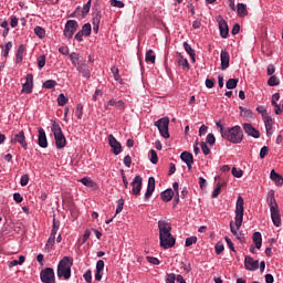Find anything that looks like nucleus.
I'll return each instance as SVG.
<instances>
[{"label":"nucleus","instance_id":"f3484780","mask_svg":"<svg viewBox=\"0 0 283 283\" xmlns=\"http://www.w3.org/2000/svg\"><path fill=\"white\" fill-rule=\"evenodd\" d=\"M12 143H19L23 149H28V142L25 140V133L23 130L14 135Z\"/></svg>","mask_w":283,"mask_h":283},{"label":"nucleus","instance_id":"393cba45","mask_svg":"<svg viewBox=\"0 0 283 283\" xmlns=\"http://www.w3.org/2000/svg\"><path fill=\"white\" fill-rule=\"evenodd\" d=\"M180 158L186 165H193V155L189 151H184L180 155Z\"/></svg>","mask_w":283,"mask_h":283},{"label":"nucleus","instance_id":"774afa93","mask_svg":"<svg viewBox=\"0 0 283 283\" xmlns=\"http://www.w3.org/2000/svg\"><path fill=\"white\" fill-rule=\"evenodd\" d=\"M124 165L125 167H132V156L127 155L124 157Z\"/></svg>","mask_w":283,"mask_h":283},{"label":"nucleus","instance_id":"a878e982","mask_svg":"<svg viewBox=\"0 0 283 283\" xmlns=\"http://www.w3.org/2000/svg\"><path fill=\"white\" fill-rule=\"evenodd\" d=\"M172 198H174V190L172 189H167V190L161 192V200L164 202H171Z\"/></svg>","mask_w":283,"mask_h":283},{"label":"nucleus","instance_id":"3c124183","mask_svg":"<svg viewBox=\"0 0 283 283\" xmlns=\"http://www.w3.org/2000/svg\"><path fill=\"white\" fill-rule=\"evenodd\" d=\"M111 72H112L115 81H120V75L118 74V67L112 66Z\"/></svg>","mask_w":283,"mask_h":283},{"label":"nucleus","instance_id":"ddd939ff","mask_svg":"<svg viewBox=\"0 0 283 283\" xmlns=\"http://www.w3.org/2000/svg\"><path fill=\"white\" fill-rule=\"evenodd\" d=\"M244 266L247 271H258V269H260V261L253 260L251 256H245Z\"/></svg>","mask_w":283,"mask_h":283},{"label":"nucleus","instance_id":"20e7f679","mask_svg":"<svg viewBox=\"0 0 283 283\" xmlns=\"http://www.w3.org/2000/svg\"><path fill=\"white\" fill-rule=\"evenodd\" d=\"M51 132L54 136L56 149H63L65 147V145H67V139L65 138V135L63 134V129L61 128V125H59V123H56V120L52 122Z\"/></svg>","mask_w":283,"mask_h":283},{"label":"nucleus","instance_id":"dca6fc26","mask_svg":"<svg viewBox=\"0 0 283 283\" xmlns=\"http://www.w3.org/2000/svg\"><path fill=\"white\" fill-rule=\"evenodd\" d=\"M156 190V178L149 177L148 178V185H147V190L145 193V200H149Z\"/></svg>","mask_w":283,"mask_h":283},{"label":"nucleus","instance_id":"423d86ee","mask_svg":"<svg viewBox=\"0 0 283 283\" xmlns=\"http://www.w3.org/2000/svg\"><path fill=\"white\" fill-rule=\"evenodd\" d=\"M155 127L159 129L163 138H169V119L167 117H163L159 120L155 122Z\"/></svg>","mask_w":283,"mask_h":283},{"label":"nucleus","instance_id":"8fccbe9b","mask_svg":"<svg viewBox=\"0 0 283 283\" xmlns=\"http://www.w3.org/2000/svg\"><path fill=\"white\" fill-rule=\"evenodd\" d=\"M38 67L42 70V67H45V55H40L38 57Z\"/></svg>","mask_w":283,"mask_h":283},{"label":"nucleus","instance_id":"69168bd1","mask_svg":"<svg viewBox=\"0 0 283 283\" xmlns=\"http://www.w3.org/2000/svg\"><path fill=\"white\" fill-rule=\"evenodd\" d=\"M10 25L11 28H17V25H19V18L17 15L11 17Z\"/></svg>","mask_w":283,"mask_h":283},{"label":"nucleus","instance_id":"a18cd8bd","mask_svg":"<svg viewBox=\"0 0 283 283\" xmlns=\"http://www.w3.org/2000/svg\"><path fill=\"white\" fill-rule=\"evenodd\" d=\"M150 163H153V165L158 164V154L154 149L150 150Z\"/></svg>","mask_w":283,"mask_h":283},{"label":"nucleus","instance_id":"a211bd4d","mask_svg":"<svg viewBox=\"0 0 283 283\" xmlns=\"http://www.w3.org/2000/svg\"><path fill=\"white\" fill-rule=\"evenodd\" d=\"M76 70L80 74H82L83 78H91L92 71L90 70V66H87V64H85L84 62L82 64H78L76 66Z\"/></svg>","mask_w":283,"mask_h":283},{"label":"nucleus","instance_id":"2f4dec72","mask_svg":"<svg viewBox=\"0 0 283 283\" xmlns=\"http://www.w3.org/2000/svg\"><path fill=\"white\" fill-rule=\"evenodd\" d=\"M59 229H61V221L56 220V217L53 216V226H52L51 234L56 235Z\"/></svg>","mask_w":283,"mask_h":283},{"label":"nucleus","instance_id":"4c0bfd02","mask_svg":"<svg viewBox=\"0 0 283 283\" xmlns=\"http://www.w3.org/2000/svg\"><path fill=\"white\" fill-rule=\"evenodd\" d=\"M268 85H270V87H275L280 85V80L277 78V76L272 75L268 81Z\"/></svg>","mask_w":283,"mask_h":283},{"label":"nucleus","instance_id":"f8f14e48","mask_svg":"<svg viewBox=\"0 0 283 283\" xmlns=\"http://www.w3.org/2000/svg\"><path fill=\"white\" fill-rule=\"evenodd\" d=\"M217 22L219 24V31L221 39H227L229 36V24L224 21V18L219 17L217 19Z\"/></svg>","mask_w":283,"mask_h":283},{"label":"nucleus","instance_id":"9d476101","mask_svg":"<svg viewBox=\"0 0 283 283\" xmlns=\"http://www.w3.org/2000/svg\"><path fill=\"white\" fill-rule=\"evenodd\" d=\"M108 145L112 148V151L115 156H118V154H120V151H123V146L120 145V142H118L116 139V137H114V135H108Z\"/></svg>","mask_w":283,"mask_h":283},{"label":"nucleus","instance_id":"c85d7f7f","mask_svg":"<svg viewBox=\"0 0 283 283\" xmlns=\"http://www.w3.org/2000/svg\"><path fill=\"white\" fill-rule=\"evenodd\" d=\"M184 49L187 52V54H189L190 59L193 61V63L196 62V51H193V49L191 48V45L187 42H184Z\"/></svg>","mask_w":283,"mask_h":283},{"label":"nucleus","instance_id":"cd10ccee","mask_svg":"<svg viewBox=\"0 0 283 283\" xmlns=\"http://www.w3.org/2000/svg\"><path fill=\"white\" fill-rule=\"evenodd\" d=\"M264 125L268 136H271V130L273 129V118L270 116L264 117Z\"/></svg>","mask_w":283,"mask_h":283},{"label":"nucleus","instance_id":"f704fd0d","mask_svg":"<svg viewBox=\"0 0 283 283\" xmlns=\"http://www.w3.org/2000/svg\"><path fill=\"white\" fill-rule=\"evenodd\" d=\"M227 90H235L238 87V80L235 78H229L226 83Z\"/></svg>","mask_w":283,"mask_h":283},{"label":"nucleus","instance_id":"473e14b6","mask_svg":"<svg viewBox=\"0 0 283 283\" xmlns=\"http://www.w3.org/2000/svg\"><path fill=\"white\" fill-rule=\"evenodd\" d=\"M67 101H70V98H67V96H65V94L61 93L57 96V105L60 107H65V105H67Z\"/></svg>","mask_w":283,"mask_h":283},{"label":"nucleus","instance_id":"7ed1b4c3","mask_svg":"<svg viewBox=\"0 0 283 283\" xmlns=\"http://www.w3.org/2000/svg\"><path fill=\"white\" fill-rule=\"evenodd\" d=\"M221 137L233 145H239V143H242V138H244V133L242 132V127L237 125L233 127H227L226 130H222Z\"/></svg>","mask_w":283,"mask_h":283},{"label":"nucleus","instance_id":"052dcab7","mask_svg":"<svg viewBox=\"0 0 283 283\" xmlns=\"http://www.w3.org/2000/svg\"><path fill=\"white\" fill-rule=\"evenodd\" d=\"M13 200L17 202V205H21V202H23V197H21V193L15 192L13 193Z\"/></svg>","mask_w":283,"mask_h":283},{"label":"nucleus","instance_id":"864d4df0","mask_svg":"<svg viewBox=\"0 0 283 283\" xmlns=\"http://www.w3.org/2000/svg\"><path fill=\"white\" fill-rule=\"evenodd\" d=\"M29 182H30V177L28 175H23L20 180L21 187H28Z\"/></svg>","mask_w":283,"mask_h":283},{"label":"nucleus","instance_id":"39448f33","mask_svg":"<svg viewBox=\"0 0 283 283\" xmlns=\"http://www.w3.org/2000/svg\"><path fill=\"white\" fill-rule=\"evenodd\" d=\"M72 264L70 256H64L57 264V277L70 280L72 277Z\"/></svg>","mask_w":283,"mask_h":283},{"label":"nucleus","instance_id":"2eb2a0df","mask_svg":"<svg viewBox=\"0 0 283 283\" xmlns=\"http://www.w3.org/2000/svg\"><path fill=\"white\" fill-rule=\"evenodd\" d=\"M38 145L42 147V149H48V135H45V129L38 128Z\"/></svg>","mask_w":283,"mask_h":283},{"label":"nucleus","instance_id":"680f3d73","mask_svg":"<svg viewBox=\"0 0 283 283\" xmlns=\"http://www.w3.org/2000/svg\"><path fill=\"white\" fill-rule=\"evenodd\" d=\"M207 143L209 144V145H216V136L213 135V134H208V136H207Z\"/></svg>","mask_w":283,"mask_h":283},{"label":"nucleus","instance_id":"4468645a","mask_svg":"<svg viewBox=\"0 0 283 283\" xmlns=\"http://www.w3.org/2000/svg\"><path fill=\"white\" fill-rule=\"evenodd\" d=\"M220 61H221V70H229V63L231 61V55H229V51L221 50L220 53Z\"/></svg>","mask_w":283,"mask_h":283},{"label":"nucleus","instance_id":"0e129e2a","mask_svg":"<svg viewBox=\"0 0 283 283\" xmlns=\"http://www.w3.org/2000/svg\"><path fill=\"white\" fill-rule=\"evenodd\" d=\"M166 283H176V274L174 273L167 274Z\"/></svg>","mask_w":283,"mask_h":283},{"label":"nucleus","instance_id":"f257e3e1","mask_svg":"<svg viewBox=\"0 0 283 283\" xmlns=\"http://www.w3.org/2000/svg\"><path fill=\"white\" fill-rule=\"evenodd\" d=\"M159 229V242L161 249H171L176 245V238L171 235V223L159 220L158 221Z\"/></svg>","mask_w":283,"mask_h":283},{"label":"nucleus","instance_id":"9b49d317","mask_svg":"<svg viewBox=\"0 0 283 283\" xmlns=\"http://www.w3.org/2000/svg\"><path fill=\"white\" fill-rule=\"evenodd\" d=\"M32 90H34V75L29 73L27 74L25 83L22 85V92L24 94H32Z\"/></svg>","mask_w":283,"mask_h":283},{"label":"nucleus","instance_id":"ea45409f","mask_svg":"<svg viewBox=\"0 0 283 283\" xmlns=\"http://www.w3.org/2000/svg\"><path fill=\"white\" fill-rule=\"evenodd\" d=\"M12 50V42H7L4 45V49L2 51V56H4V59H7V56H9L10 51Z\"/></svg>","mask_w":283,"mask_h":283},{"label":"nucleus","instance_id":"13d9d810","mask_svg":"<svg viewBox=\"0 0 283 283\" xmlns=\"http://www.w3.org/2000/svg\"><path fill=\"white\" fill-rule=\"evenodd\" d=\"M269 155V146H263L260 150V158H266Z\"/></svg>","mask_w":283,"mask_h":283},{"label":"nucleus","instance_id":"aec40b11","mask_svg":"<svg viewBox=\"0 0 283 283\" xmlns=\"http://www.w3.org/2000/svg\"><path fill=\"white\" fill-rule=\"evenodd\" d=\"M101 19H102L101 11H96L93 13V32H94V34H98Z\"/></svg>","mask_w":283,"mask_h":283},{"label":"nucleus","instance_id":"c756f323","mask_svg":"<svg viewBox=\"0 0 283 283\" xmlns=\"http://www.w3.org/2000/svg\"><path fill=\"white\" fill-rule=\"evenodd\" d=\"M252 238L255 249H262V234L260 232H254Z\"/></svg>","mask_w":283,"mask_h":283},{"label":"nucleus","instance_id":"e433bc0d","mask_svg":"<svg viewBox=\"0 0 283 283\" xmlns=\"http://www.w3.org/2000/svg\"><path fill=\"white\" fill-rule=\"evenodd\" d=\"M80 182H82V185H84V187H95L96 186V184L87 177L80 179Z\"/></svg>","mask_w":283,"mask_h":283},{"label":"nucleus","instance_id":"7c9ffc66","mask_svg":"<svg viewBox=\"0 0 283 283\" xmlns=\"http://www.w3.org/2000/svg\"><path fill=\"white\" fill-rule=\"evenodd\" d=\"M178 65H180V67H182V70H186L187 72L191 70V66L189 65V61L182 56L179 57Z\"/></svg>","mask_w":283,"mask_h":283},{"label":"nucleus","instance_id":"0eeeda50","mask_svg":"<svg viewBox=\"0 0 283 283\" xmlns=\"http://www.w3.org/2000/svg\"><path fill=\"white\" fill-rule=\"evenodd\" d=\"M76 30H78V22L76 20H69L64 27V36L66 39H72Z\"/></svg>","mask_w":283,"mask_h":283},{"label":"nucleus","instance_id":"6ab92c4d","mask_svg":"<svg viewBox=\"0 0 283 283\" xmlns=\"http://www.w3.org/2000/svg\"><path fill=\"white\" fill-rule=\"evenodd\" d=\"M243 129L248 136H252V138H260V130L255 129L251 124H244Z\"/></svg>","mask_w":283,"mask_h":283},{"label":"nucleus","instance_id":"bf43d9fd","mask_svg":"<svg viewBox=\"0 0 283 283\" xmlns=\"http://www.w3.org/2000/svg\"><path fill=\"white\" fill-rule=\"evenodd\" d=\"M85 282L92 283V270H87L83 275Z\"/></svg>","mask_w":283,"mask_h":283},{"label":"nucleus","instance_id":"a19ab883","mask_svg":"<svg viewBox=\"0 0 283 283\" xmlns=\"http://www.w3.org/2000/svg\"><path fill=\"white\" fill-rule=\"evenodd\" d=\"M34 34H36L39 39H43L45 36V29H43L42 27H35Z\"/></svg>","mask_w":283,"mask_h":283},{"label":"nucleus","instance_id":"e2e57ef3","mask_svg":"<svg viewBox=\"0 0 283 283\" xmlns=\"http://www.w3.org/2000/svg\"><path fill=\"white\" fill-rule=\"evenodd\" d=\"M146 260H147V262H149L150 264H155V265L160 264V260H158V258L147 256Z\"/></svg>","mask_w":283,"mask_h":283},{"label":"nucleus","instance_id":"412c9836","mask_svg":"<svg viewBox=\"0 0 283 283\" xmlns=\"http://www.w3.org/2000/svg\"><path fill=\"white\" fill-rule=\"evenodd\" d=\"M266 200H268V205L270 207V211H274V210L279 209L277 201L275 200V192L273 190L269 192Z\"/></svg>","mask_w":283,"mask_h":283},{"label":"nucleus","instance_id":"6e6552de","mask_svg":"<svg viewBox=\"0 0 283 283\" xmlns=\"http://www.w3.org/2000/svg\"><path fill=\"white\" fill-rule=\"evenodd\" d=\"M41 282L43 283H56V279L54 276V269L45 268L40 273Z\"/></svg>","mask_w":283,"mask_h":283},{"label":"nucleus","instance_id":"79ce46f5","mask_svg":"<svg viewBox=\"0 0 283 283\" xmlns=\"http://www.w3.org/2000/svg\"><path fill=\"white\" fill-rule=\"evenodd\" d=\"M43 87H44L45 90H52L53 87H56V81H54V80L45 81V82L43 83Z\"/></svg>","mask_w":283,"mask_h":283},{"label":"nucleus","instance_id":"5fc2aeb1","mask_svg":"<svg viewBox=\"0 0 283 283\" xmlns=\"http://www.w3.org/2000/svg\"><path fill=\"white\" fill-rule=\"evenodd\" d=\"M198 242L197 237H189L186 239V247H191V244H196Z\"/></svg>","mask_w":283,"mask_h":283},{"label":"nucleus","instance_id":"4be33fe9","mask_svg":"<svg viewBox=\"0 0 283 283\" xmlns=\"http://www.w3.org/2000/svg\"><path fill=\"white\" fill-rule=\"evenodd\" d=\"M270 212H271V218L274 227H281L282 218L280 217V209L270 210Z\"/></svg>","mask_w":283,"mask_h":283},{"label":"nucleus","instance_id":"37998d69","mask_svg":"<svg viewBox=\"0 0 283 283\" xmlns=\"http://www.w3.org/2000/svg\"><path fill=\"white\" fill-rule=\"evenodd\" d=\"M92 8V0H88L86 4H84L82 9V17L90 14V9Z\"/></svg>","mask_w":283,"mask_h":283},{"label":"nucleus","instance_id":"338daca9","mask_svg":"<svg viewBox=\"0 0 283 283\" xmlns=\"http://www.w3.org/2000/svg\"><path fill=\"white\" fill-rule=\"evenodd\" d=\"M103 269H105V261L98 260L96 263V271H103Z\"/></svg>","mask_w":283,"mask_h":283},{"label":"nucleus","instance_id":"603ef678","mask_svg":"<svg viewBox=\"0 0 283 283\" xmlns=\"http://www.w3.org/2000/svg\"><path fill=\"white\" fill-rule=\"evenodd\" d=\"M118 101L109 99L108 103L104 106V109L109 111L112 107H116Z\"/></svg>","mask_w":283,"mask_h":283},{"label":"nucleus","instance_id":"09e8293b","mask_svg":"<svg viewBox=\"0 0 283 283\" xmlns=\"http://www.w3.org/2000/svg\"><path fill=\"white\" fill-rule=\"evenodd\" d=\"M123 207H125V199H119L117 201L116 214L123 211Z\"/></svg>","mask_w":283,"mask_h":283},{"label":"nucleus","instance_id":"4d7b16f0","mask_svg":"<svg viewBox=\"0 0 283 283\" xmlns=\"http://www.w3.org/2000/svg\"><path fill=\"white\" fill-rule=\"evenodd\" d=\"M232 176H234V178H242L243 171L238 169V168H235V167H233L232 168Z\"/></svg>","mask_w":283,"mask_h":283},{"label":"nucleus","instance_id":"58836bf2","mask_svg":"<svg viewBox=\"0 0 283 283\" xmlns=\"http://www.w3.org/2000/svg\"><path fill=\"white\" fill-rule=\"evenodd\" d=\"M55 242H56V234H50V238L48 239L45 248L51 249L52 247H54Z\"/></svg>","mask_w":283,"mask_h":283},{"label":"nucleus","instance_id":"de8ad7c7","mask_svg":"<svg viewBox=\"0 0 283 283\" xmlns=\"http://www.w3.org/2000/svg\"><path fill=\"white\" fill-rule=\"evenodd\" d=\"M111 6L113 8H125V3L120 0H111Z\"/></svg>","mask_w":283,"mask_h":283},{"label":"nucleus","instance_id":"c03bdc74","mask_svg":"<svg viewBox=\"0 0 283 283\" xmlns=\"http://www.w3.org/2000/svg\"><path fill=\"white\" fill-rule=\"evenodd\" d=\"M75 116L81 120L83 118V104H77L75 109Z\"/></svg>","mask_w":283,"mask_h":283},{"label":"nucleus","instance_id":"c9c22d12","mask_svg":"<svg viewBox=\"0 0 283 283\" xmlns=\"http://www.w3.org/2000/svg\"><path fill=\"white\" fill-rule=\"evenodd\" d=\"M80 32L83 33L84 36H90V34H92V24L85 23Z\"/></svg>","mask_w":283,"mask_h":283},{"label":"nucleus","instance_id":"1a4fd4ad","mask_svg":"<svg viewBox=\"0 0 283 283\" xmlns=\"http://www.w3.org/2000/svg\"><path fill=\"white\" fill-rule=\"evenodd\" d=\"M130 187H133V196H140V191L143 189V177H140V175H136L133 181L130 182Z\"/></svg>","mask_w":283,"mask_h":283},{"label":"nucleus","instance_id":"b1692460","mask_svg":"<svg viewBox=\"0 0 283 283\" xmlns=\"http://www.w3.org/2000/svg\"><path fill=\"white\" fill-rule=\"evenodd\" d=\"M237 14H238V17H240V19H244V17H248L249 11L247 10V4L238 3L237 4Z\"/></svg>","mask_w":283,"mask_h":283},{"label":"nucleus","instance_id":"49530a36","mask_svg":"<svg viewBox=\"0 0 283 283\" xmlns=\"http://www.w3.org/2000/svg\"><path fill=\"white\" fill-rule=\"evenodd\" d=\"M214 249H216L217 255H220V254L222 253V251H224V243L218 242V243L214 245Z\"/></svg>","mask_w":283,"mask_h":283},{"label":"nucleus","instance_id":"6e6d98bb","mask_svg":"<svg viewBox=\"0 0 283 283\" xmlns=\"http://www.w3.org/2000/svg\"><path fill=\"white\" fill-rule=\"evenodd\" d=\"M201 150L205 154V156H209L211 154V149H209V146H207V143H201Z\"/></svg>","mask_w":283,"mask_h":283},{"label":"nucleus","instance_id":"72a5a7b5","mask_svg":"<svg viewBox=\"0 0 283 283\" xmlns=\"http://www.w3.org/2000/svg\"><path fill=\"white\" fill-rule=\"evenodd\" d=\"M146 63H156V55H154V50H148L146 52Z\"/></svg>","mask_w":283,"mask_h":283},{"label":"nucleus","instance_id":"bb28decb","mask_svg":"<svg viewBox=\"0 0 283 283\" xmlns=\"http://www.w3.org/2000/svg\"><path fill=\"white\" fill-rule=\"evenodd\" d=\"M70 60L72 62V65H74V67H78V65L83 63V61H81V56L76 52H73L70 54Z\"/></svg>","mask_w":283,"mask_h":283},{"label":"nucleus","instance_id":"5701e85b","mask_svg":"<svg viewBox=\"0 0 283 283\" xmlns=\"http://www.w3.org/2000/svg\"><path fill=\"white\" fill-rule=\"evenodd\" d=\"M270 178L273 182H275L277 187H282L283 178L281 177L280 174H277V171H275V169L271 170Z\"/></svg>","mask_w":283,"mask_h":283},{"label":"nucleus","instance_id":"f03ea898","mask_svg":"<svg viewBox=\"0 0 283 283\" xmlns=\"http://www.w3.org/2000/svg\"><path fill=\"white\" fill-rule=\"evenodd\" d=\"M234 220L237 230L235 227H233V222H230V231L231 233H233V235H237L238 238V230L240 229V227H242V220H244V199L242 198V196H239L237 199Z\"/></svg>","mask_w":283,"mask_h":283}]
</instances>
